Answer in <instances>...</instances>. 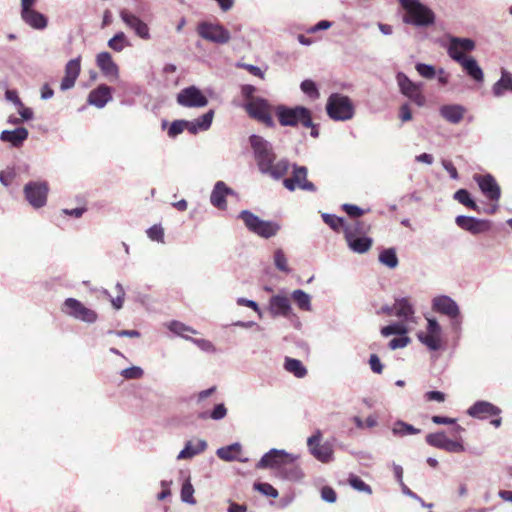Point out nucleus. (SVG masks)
Returning <instances> with one entry per match:
<instances>
[{
  "label": "nucleus",
  "mask_w": 512,
  "mask_h": 512,
  "mask_svg": "<svg viewBox=\"0 0 512 512\" xmlns=\"http://www.w3.org/2000/svg\"><path fill=\"white\" fill-rule=\"evenodd\" d=\"M395 315L405 321H411L415 314L413 304L407 297H397L394 302Z\"/></svg>",
  "instance_id": "7c9ffc66"
},
{
  "label": "nucleus",
  "mask_w": 512,
  "mask_h": 512,
  "mask_svg": "<svg viewBox=\"0 0 512 512\" xmlns=\"http://www.w3.org/2000/svg\"><path fill=\"white\" fill-rule=\"evenodd\" d=\"M379 262L384 266L394 269L399 264L395 248H385L379 254Z\"/></svg>",
  "instance_id": "79ce46f5"
},
{
  "label": "nucleus",
  "mask_w": 512,
  "mask_h": 512,
  "mask_svg": "<svg viewBox=\"0 0 512 512\" xmlns=\"http://www.w3.org/2000/svg\"><path fill=\"white\" fill-rule=\"evenodd\" d=\"M417 337L419 341L431 351H437L441 348L440 335L432 333H419Z\"/></svg>",
  "instance_id": "37998d69"
},
{
  "label": "nucleus",
  "mask_w": 512,
  "mask_h": 512,
  "mask_svg": "<svg viewBox=\"0 0 512 512\" xmlns=\"http://www.w3.org/2000/svg\"><path fill=\"white\" fill-rule=\"evenodd\" d=\"M431 306L434 312L449 318L451 331L459 339L462 333L463 316L457 302L448 295H438L432 299Z\"/></svg>",
  "instance_id": "f03ea898"
},
{
  "label": "nucleus",
  "mask_w": 512,
  "mask_h": 512,
  "mask_svg": "<svg viewBox=\"0 0 512 512\" xmlns=\"http://www.w3.org/2000/svg\"><path fill=\"white\" fill-rule=\"evenodd\" d=\"M21 16L25 23L35 29H44L47 26L46 17L33 8L21 11Z\"/></svg>",
  "instance_id": "72a5a7b5"
},
{
  "label": "nucleus",
  "mask_w": 512,
  "mask_h": 512,
  "mask_svg": "<svg viewBox=\"0 0 512 512\" xmlns=\"http://www.w3.org/2000/svg\"><path fill=\"white\" fill-rule=\"evenodd\" d=\"M512 93V75L502 71L500 79L492 86V94L496 98L503 97L506 93Z\"/></svg>",
  "instance_id": "f704fd0d"
},
{
  "label": "nucleus",
  "mask_w": 512,
  "mask_h": 512,
  "mask_svg": "<svg viewBox=\"0 0 512 512\" xmlns=\"http://www.w3.org/2000/svg\"><path fill=\"white\" fill-rule=\"evenodd\" d=\"M380 332H381V335L384 337H388L391 335L402 336L407 333V328L405 327V325H403L401 323L394 322L387 326L382 327Z\"/></svg>",
  "instance_id": "3c124183"
},
{
  "label": "nucleus",
  "mask_w": 512,
  "mask_h": 512,
  "mask_svg": "<svg viewBox=\"0 0 512 512\" xmlns=\"http://www.w3.org/2000/svg\"><path fill=\"white\" fill-rule=\"evenodd\" d=\"M168 329L170 332H172L173 334L179 336V337H182L186 340H191L192 337H190L188 335V333H191V334H198V331H196L194 328L188 326V325H185L184 323L182 322H179V321H171L168 325H167Z\"/></svg>",
  "instance_id": "4c0bfd02"
},
{
  "label": "nucleus",
  "mask_w": 512,
  "mask_h": 512,
  "mask_svg": "<svg viewBox=\"0 0 512 512\" xmlns=\"http://www.w3.org/2000/svg\"><path fill=\"white\" fill-rule=\"evenodd\" d=\"M447 439L448 436L444 431H438L435 433L427 434L425 441L428 445L434 448L442 449Z\"/></svg>",
  "instance_id": "09e8293b"
},
{
  "label": "nucleus",
  "mask_w": 512,
  "mask_h": 512,
  "mask_svg": "<svg viewBox=\"0 0 512 512\" xmlns=\"http://www.w3.org/2000/svg\"><path fill=\"white\" fill-rule=\"evenodd\" d=\"M97 65L105 76L111 81L118 78V67L112 60L110 53L101 52L97 55Z\"/></svg>",
  "instance_id": "bb28decb"
},
{
  "label": "nucleus",
  "mask_w": 512,
  "mask_h": 512,
  "mask_svg": "<svg viewBox=\"0 0 512 512\" xmlns=\"http://www.w3.org/2000/svg\"><path fill=\"white\" fill-rule=\"evenodd\" d=\"M213 118L214 110L210 109L200 117L194 120H188V132L196 135L201 131H207L212 125Z\"/></svg>",
  "instance_id": "c85d7f7f"
},
{
  "label": "nucleus",
  "mask_w": 512,
  "mask_h": 512,
  "mask_svg": "<svg viewBox=\"0 0 512 512\" xmlns=\"http://www.w3.org/2000/svg\"><path fill=\"white\" fill-rule=\"evenodd\" d=\"M227 415V408L224 405V403H218L214 406L212 411L208 414L207 412H203L199 415L200 418L205 419L207 417L211 418L212 420H222Z\"/></svg>",
  "instance_id": "603ef678"
},
{
  "label": "nucleus",
  "mask_w": 512,
  "mask_h": 512,
  "mask_svg": "<svg viewBox=\"0 0 512 512\" xmlns=\"http://www.w3.org/2000/svg\"><path fill=\"white\" fill-rule=\"evenodd\" d=\"M406 14L403 22L416 27H428L435 23V13L420 0H399Z\"/></svg>",
  "instance_id": "7ed1b4c3"
},
{
  "label": "nucleus",
  "mask_w": 512,
  "mask_h": 512,
  "mask_svg": "<svg viewBox=\"0 0 512 512\" xmlns=\"http://www.w3.org/2000/svg\"><path fill=\"white\" fill-rule=\"evenodd\" d=\"M327 115L335 121L350 120L355 113L351 99L340 93H332L326 103Z\"/></svg>",
  "instance_id": "423d86ee"
},
{
  "label": "nucleus",
  "mask_w": 512,
  "mask_h": 512,
  "mask_svg": "<svg viewBox=\"0 0 512 512\" xmlns=\"http://www.w3.org/2000/svg\"><path fill=\"white\" fill-rule=\"evenodd\" d=\"M245 110L251 118L256 119L265 126L273 127L275 125L271 116V106L266 99L261 97L253 98L246 103Z\"/></svg>",
  "instance_id": "9b49d317"
},
{
  "label": "nucleus",
  "mask_w": 512,
  "mask_h": 512,
  "mask_svg": "<svg viewBox=\"0 0 512 512\" xmlns=\"http://www.w3.org/2000/svg\"><path fill=\"white\" fill-rule=\"evenodd\" d=\"M473 179L485 197L491 201H499L501 197V188L492 174H475Z\"/></svg>",
  "instance_id": "2eb2a0df"
},
{
  "label": "nucleus",
  "mask_w": 512,
  "mask_h": 512,
  "mask_svg": "<svg viewBox=\"0 0 512 512\" xmlns=\"http://www.w3.org/2000/svg\"><path fill=\"white\" fill-rule=\"evenodd\" d=\"M80 70V57L68 61L65 66V75L60 84V89L62 91H66L74 87L80 74Z\"/></svg>",
  "instance_id": "5701e85b"
},
{
  "label": "nucleus",
  "mask_w": 512,
  "mask_h": 512,
  "mask_svg": "<svg viewBox=\"0 0 512 512\" xmlns=\"http://www.w3.org/2000/svg\"><path fill=\"white\" fill-rule=\"evenodd\" d=\"M453 198L467 208L480 213V207L477 205L476 201L472 198L471 193L467 189H458L454 193Z\"/></svg>",
  "instance_id": "e433bc0d"
},
{
  "label": "nucleus",
  "mask_w": 512,
  "mask_h": 512,
  "mask_svg": "<svg viewBox=\"0 0 512 512\" xmlns=\"http://www.w3.org/2000/svg\"><path fill=\"white\" fill-rule=\"evenodd\" d=\"M112 100L111 88L106 85H100L92 90L88 96V103L97 108H103Z\"/></svg>",
  "instance_id": "a878e982"
},
{
  "label": "nucleus",
  "mask_w": 512,
  "mask_h": 512,
  "mask_svg": "<svg viewBox=\"0 0 512 512\" xmlns=\"http://www.w3.org/2000/svg\"><path fill=\"white\" fill-rule=\"evenodd\" d=\"M207 448L205 440L187 441L184 448L179 452L178 459H191L194 456L202 453Z\"/></svg>",
  "instance_id": "2f4dec72"
},
{
  "label": "nucleus",
  "mask_w": 512,
  "mask_h": 512,
  "mask_svg": "<svg viewBox=\"0 0 512 512\" xmlns=\"http://www.w3.org/2000/svg\"><path fill=\"white\" fill-rule=\"evenodd\" d=\"M184 130L188 131V120L179 119L170 124L167 133L170 138H176Z\"/></svg>",
  "instance_id": "5fc2aeb1"
},
{
  "label": "nucleus",
  "mask_w": 512,
  "mask_h": 512,
  "mask_svg": "<svg viewBox=\"0 0 512 512\" xmlns=\"http://www.w3.org/2000/svg\"><path fill=\"white\" fill-rule=\"evenodd\" d=\"M456 225L462 230L471 234H480L490 229L491 222L485 219H478L472 216L459 215L455 218Z\"/></svg>",
  "instance_id": "a211bd4d"
},
{
  "label": "nucleus",
  "mask_w": 512,
  "mask_h": 512,
  "mask_svg": "<svg viewBox=\"0 0 512 512\" xmlns=\"http://www.w3.org/2000/svg\"><path fill=\"white\" fill-rule=\"evenodd\" d=\"M396 82L400 92L418 107L426 104V98L422 93L423 83L412 81L405 73L396 74Z\"/></svg>",
  "instance_id": "0eeeda50"
},
{
  "label": "nucleus",
  "mask_w": 512,
  "mask_h": 512,
  "mask_svg": "<svg viewBox=\"0 0 512 512\" xmlns=\"http://www.w3.org/2000/svg\"><path fill=\"white\" fill-rule=\"evenodd\" d=\"M190 341L193 344H195L203 352H207V353H215L216 352V347L209 340L200 339V338H191Z\"/></svg>",
  "instance_id": "680f3d73"
},
{
  "label": "nucleus",
  "mask_w": 512,
  "mask_h": 512,
  "mask_svg": "<svg viewBox=\"0 0 512 512\" xmlns=\"http://www.w3.org/2000/svg\"><path fill=\"white\" fill-rule=\"evenodd\" d=\"M476 48V43L471 38L450 36L448 38L447 54L455 62L468 57L466 54L471 53Z\"/></svg>",
  "instance_id": "ddd939ff"
},
{
  "label": "nucleus",
  "mask_w": 512,
  "mask_h": 512,
  "mask_svg": "<svg viewBox=\"0 0 512 512\" xmlns=\"http://www.w3.org/2000/svg\"><path fill=\"white\" fill-rule=\"evenodd\" d=\"M392 433L398 436L414 435L420 433V429L404 421L398 420L394 423Z\"/></svg>",
  "instance_id": "a18cd8bd"
},
{
  "label": "nucleus",
  "mask_w": 512,
  "mask_h": 512,
  "mask_svg": "<svg viewBox=\"0 0 512 512\" xmlns=\"http://www.w3.org/2000/svg\"><path fill=\"white\" fill-rule=\"evenodd\" d=\"M289 452L284 449L272 448L266 452L260 460L256 463V469L265 470L270 469L273 471L274 476L280 472L284 464L289 458Z\"/></svg>",
  "instance_id": "f8f14e48"
},
{
  "label": "nucleus",
  "mask_w": 512,
  "mask_h": 512,
  "mask_svg": "<svg viewBox=\"0 0 512 512\" xmlns=\"http://www.w3.org/2000/svg\"><path fill=\"white\" fill-rule=\"evenodd\" d=\"M453 437H454V439H451V438L448 437V439L446 440L442 450H445L446 452H449V453L464 452L465 451V447H464V444H463V440H462L461 434L453 436Z\"/></svg>",
  "instance_id": "de8ad7c7"
},
{
  "label": "nucleus",
  "mask_w": 512,
  "mask_h": 512,
  "mask_svg": "<svg viewBox=\"0 0 512 512\" xmlns=\"http://www.w3.org/2000/svg\"><path fill=\"white\" fill-rule=\"evenodd\" d=\"M310 453L322 463H328L333 459V448L329 442L316 445Z\"/></svg>",
  "instance_id": "c9c22d12"
},
{
  "label": "nucleus",
  "mask_w": 512,
  "mask_h": 512,
  "mask_svg": "<svg viewBox=\"0 0 512 512\" xmlns=\"http://www.w3.org/2000/svg\"><path fill=\"white\" fill-rule=\"evenodd\" d=\"M235 191L230 188L224 181H217L210 194V203L218 209H226L227 196H234Z\"/></svg>",
  "instance_id": "412c9836"
},
{
  "label": "nucleus",
  "mask_w": 512,
  "mask_h": 512,
  "mask_svg": "<svg viewBox=\"0 0 512 512\" xmlns=\"http://www.w3.org/2000/svg\"><path fill=\"white\" fill-rule=\"evenodd\" d=\"M368 363L372 372L376 374H381L383 372L384 365L377 354H371Z\"/></svg>",
  "instance_id": "69168bd1"
},
{
  "label": "nucleus",
  "mask_w": 512,
  "mask_h": 512,
  "mask_svg": "<svg viewBox=\"0 0 512 512\" xmlns=\"http://www.w3.org/2000/svg\"><path fill=\"white\" fill-rule=\"evenodd\" d=\"M465 109L461 105H443L440 108V115L452 124L459 123L464 116Z\"/></svg>",
  "instance_id": "473e14b6"
},
{
  "label": "nucleus",
  "mask_w": 512,
  "mask_h": 512,
  "mask_svg": "<svg viewBox=\"0 0 512 512\" xmlns=\"http://www.w3.org/2000/svg\"><path fill=\"white\" fill-rule=\"evenodd\" d=\"M431 421L437 425H452L453 427L450 431L452 436L460 435L462 432L465 431V429L461 425L457 424L456 418L434 415L431 417Z\"/></svg>",
  "instance_id": "ea45409f"
},
{
  "label": "nucleus",
  "mask_w": 512,
  "mask_h": 512,
  "mask_svg": "<svg viewBox=\"0 0 512 512\" xmlns=\"http://www.w3.org/2000/svg\"><path fill=\"white\" fill-rule=\"evenodd\" d=\"M501 412L498 406L485 400H478L467 409V414L470 417L481 420L490 416H499Z\"/></svg>",
  "instance_id": "6ab92c4d"
},
{
  "label": "nucleus",
  "mask_w": 512,
  "mask_h": 512,
  "mask_svg": "<svg viewBox=\"0 0 512 512\" xmlns=\"http://www.w3.org/2000/svg\"><path fill=\"white\" fill-rule=\"evenodd\" d=\"M177 103L187 108H202L208 104V98L197 86L191 85L177 94Z\"/></svg>",
  "instance_id": "4468645a"
},
{
  "label": "nucleus",
  "mask_w": 512,
  "mask_h": 512,
  "mask_svg": "<svg viewBox=\"0 0 512 512\" xmlns=\"http://www.w3.org/2000/svg\"><path fill=\"white\" fill-rule=\"evenodd\" d=\"M284 368L286 371L293 374L297 378H303L307 374V369L303 363L295 358L286 357Z\"/></svg>",
  "instance_id": "58836bf2"
},
{
  "label": "nucleus",
  "mask_w": 512,
  "mask_h": 512,
  "mask_svg": "<svg viewBox=\"0 0 512 512\" xmlns=\"http://www.w3.org/2000/svg\"><path fill=\"white\" fill-rule=\"evenodd\" d=\"M253 157L259 172L274 180L282 179L290 168V162L286 158L277 160V154L271 142L262 136L252 134L249 136Z\"/></svg>",
  "instance_id": "f257e3e1"
},
{
  "label": "nucleus",
  "mask_w": 512,
  "mask_h": 512,
  "mask_svg": "<svg viewBox=\"0 0 512 512\" xmlns=\"http://www.w3.org/2000/svg\"><path fill=\"white\" fill-rule=\"evenodd\" d=\"M274 264L276 268L282 272H289L287 258L282 249H276L274 252Z\"/></svg>",
  "instance_id": "bf43d9fd"
},
{
  "label": "nucleus",
  "mask_w": 512,
  "mask_h": 512,
  "mask_svg": "<svg viewBox=\"0 0 512 512\" xmlns=\"http://www.w3.org/2000/svg\"><path fill=\"white\" fill-rule=\"evenodd\" d=\"M349 485L358 492L366 493L368 495L372 494V488L365 481H363L359 476L351 474L348 477Z\"/></svg>",
  "instance_id": "8fccbe9b"
},
{
  "label": "nucleus",
  "mask_w": 512,
  "mask_h": 512,
  "mask_svg": "<svg viewBox=\"0 0 512 512\" xmlns=\"http://www.w3.org/2000/svg\"><path fill=\"white\" fill-rule=\"evenodd\" d=\"M24 193L33 207L40 208L46 203L48 187L45 182H30L25 185Z\"/></svg>",
  "instance_id": "dca6fc26"
},
{
  "label": "nucleus",
  "mask_w": 512,
  "mask_h": 512,
  "mask_svg": "<svg viewBox=\"0 0 512 512\" xmlns=\"http://www.w3.org/2000/svg\"><path fill=\"white\" fill-rule=\"evenodd\" d=\"M128 45L127 37L123 32L117 33L108 41V46L117 52H121Z\"/></svg>",
  "instance_id": "6e6d98bb"
},
{
  "label": "nucleus",
  "mask_w": 512,
  "mask_h": 512,
  "mask_svg": "<svg viewBox=\"0 0 512 512\" xmlns=\"http://www.w3.org/2000/svg\"><path fill=\"white\" fill-rule=\"evenodd\" d=\"M62 312L87 324H93L98 319V314L94 310L86 307L82 302L75 298H67L64 301L62 305Z\"/></svg>",
  "instance_id": "9d476101"
},
{
  "label": "nucleus",
  "mask_w": 512,
  "mask_h": 512,
  "mask_svg": "<svg viewBox=\"0 0 512 512\" xmlns=\"http://www.w3.org/2000/svg\"><path fill=\"white\" fill-rule=\"evenodd\" d=\"M290 166L292 167L291 176L283 179V186L287 190H289L291 192L295 191L296 189H300V190L308 191V192H316L317 191V188L314 185V183H312L311 181H309L307 179V176H308L307 167L300 166L295 163L292 165L290 164Z\"/></svg>",
  "instance_id": "1a4fd4ad"
},
{
  "label": "nucleus",
  "mask_w": 512,
  "mask_h": 512,
  "mask_svg": "<svg viewBox=\"0 0 512 512\" xmlns=\"http://www.w3.org/2000/svg\"><path fill=\"white\" fill-rule=\"evenodd\" d=\"M291 298L302 311H311V297L308 293L301 289L294 290L291 294Z\"/></svg>",
  "instance_id": "a19ab883"
},
{
  "label": "nucleus",
  "mask_w": 512,
  "mask_h": 512,
  "mask_svg": "<svg viewBox=\"0 0 512 512\" xmlns=\"http://www.w3.org/2000/svg\"><path fill=\"white\" fill-rule=\"evenodd\" d=\"M289 459L284 464L280 472H277V478L290 482H298L304 478V473L297 463L299 455L289 453Z\"/></svg>",
  "instance_id": "f3484780"
},
{
  "label": "nucleus",
  "mask_w": 512,
  "mask_h": 512,
  "mask_svg": "<svg viewBox=\"0 0 512 512\" xmlns=\"http://www.w3.org/2000/svg\"><path fill=\"white\" fill-rule=\"evenodd\" d=\"M120 17L123 20V22L134 30V32L142 39H148L150 37L149 35V28L146 23H144L139 17L134 15L133 13L127 11V10H121L120 11Z\"/></svg>",
  "instance_id": "4be33fe9"
},
{
  "label": "nucleus",
  "mask_w": 512,
  "mask_h": 512,
  "mask_svg": "<svg viewBox=\"0 0 512 512\" xmlns=\"http://www.w3.org/2000/svg\"><path fill=\"white\" fill-rule=\"evenodd\" d=\"M344 236L348 247L355 253H366L373 244L372 238L368 236L358 237L354 234L350 226L344 228Z\"/></svg>",
  "instance_id": "aec40b11"
},
{
  "label": "nucleus",
  "mask_w": 512,
  "mask_h": 512,
  "mask_svg": "<svg viewBox=\"0 0 512 512\" xmlns=\"http://www.w3.org/2000/svg\"><path fill=\"white\" fill-rule=\"evenodd\" d=\"M321 498L325 502L334 503L337 500V494L333 488L325 486L321 489Z\"/></svg>",
  "instance_id": "338daca9"
},
{
  "label": "nucleus",
  "mask_w": 512,
  "mask_h": 512,
  "mask_svg": "<svg viewBox=\"0 0 512 512\" xmlns=\"http://www.w3.org/2000/svg\"><path fill=\"white\" fill-rule=\"evenodd\" d=\"M456 63L461 65L464 72L473 81L477 83H482L484 81V72L474 57L468 56L462 60L457 61Z\"/></svg>",
  "instance_id": "b1692460"
},
{
  "label": "nucleus",
  "mask_w": 512,
  "mask_h": 512,
  "mask_svg": "<svg viewBox=\"0 0 512 512\" xmlns=\"http://www.w3.org/2000/svg\"><path fill=\"white\" fill-rule=\"evenodd\" d=\"M342 210L351 218H358L364 214V210L354 204L345 203L342 205Z\"/></svg>",
  "instance_id": "0e129e2a"
},
{
  "label": "nucleus",
  "mask_w": 512,
  "mask_h": 512,
  "mask_svg": "<svg viewBox=\"0 0 512 512\" xmlns=\"http://www.w3.org/2000/svg\"><path fill=\"white\" fill-rule=\"evenodd\" d=\"M300 89L304 94H306L313 100H316L320 97L319 89L313 80H303L300 84Z\"/></svg>",
  "instance_id": "864d4df0"
},
{
  "label": "nucleus",
  "mask_w": 512,
  "mask_h": 512,
  "mask_svg": "<svg viewBox=\"0 0 512 512\" xmlns=\"http://www.w3.org/2000/svg\"><path fill=\"white\" fill-rule=\"evenodd\" d=\"M253 488L267 497L277 498L279 495L278 490L267 482H255Z\"/></svg>",
  "instance_id": "4d7b16f0"
},
{
  "label": "nucleus",
  "mask_w": 512,
  "mask_h": 512,
  "mask_svg": "<svg viewBox=\"0 0 512 512\" xmlns=\"http://www.w3.org/2000/svg\"><path fill=\"white\" fill-rule=\"evenodd\" d=\"M332 22L328 20H321L317 24L309 27L306 32L309 34H314L318 31L327 30L332 27Z\"/></svg>",
  "instance_id": "774afa93"
},
{
  "label": "nucleus",
  "mask_w": 512,
  "mask_h": 512,
  "mask_svg": "<svg viewBox=\"0 0 512 512\" xmlns=\"http://www.w3.org/2000/svg\"><path fill=\"white\" fill-rule=\"evenodd\" d=\"M238 218L243 221L248 231L264 239L276 236L281 229L279 223L263 220L250 210H242Z\"/></svg>",
  "instance_id": "20e7f679"
},
{
  "label": "nucleus",
  "mask_w": 512,
  "mask_h": 512,
  "mask_svg": "<svg viewBox=\"0 0 512 512\" xmlns=\"http://www.w3.org/2000/svg\"><path fill=\"white\" fill-rule=\"evenodd\" d=\"M181 501L186 504L195 505L196 499L194 498V487L189 478L183 481L181 487Z\"/></svg>",
  "instance_id": "49530a36"
},
{
  "label": "nucleus",
  "mask_w": 512,
  "mask_h": 512,
  "mask_svg": "<svg viewBox=\"0 0 512 512\" xmlns=\"http://www.w3.org/2000/svg\"><path fill=\"white\" fill-rule=\"evenodd\" d=\"M196 31L202 39L219 45L227 44L231 39L230 32L220 23L202 21Z\"/></svg>",
  "instance_id": "6e6552de"
},
{
  "label": "nucleus",
  "mask_w": 512,
  "mask_h": 512,
  "mask_svg": "<svg viewBox=\"0 0 512 512\" xmlns=\"http://www.w3.org/2000/svg\"><path fill=\"white\" fill-rule=\"evenodd\" d=\"M275 114L281 126L295 127L301 124L304 127L312 126L311 111L301 105L289 107L286 105H278L275 108Z\"/></svg>",
  "instance_id": "39448f33"
},
{
  "label": "nucleus",
  "mask_w": 512,
  "mask_h": 512,
  "mask_svg": "<svg viewBox=\"0 0 512 512\" xmlns=\"http://www.w3.org/2000/svg\"><path fill=\"white\" fill-rule=\"evenodd\" d=\"M242 446L240 443L235 442L228 446L220 447L216 451V455L223 461L232 462V461H240L247 462V458H239V454L241 453Z\"/></svg>",
  "instance_id": "c756f323"
},
{
  "label": "nucleus",
  "mask_w": 512,
  "mask_h": 512,
  "mask_svg": "<svg viewBox=\"0 0 512 512\" xmlns=\"http://www.w3.org/2000/svg\"><path fill=\"white\" fill-rule=\"evenodd\" d=\"M411 342V339L405 334L402 336H398L396 338H393L389 341L388 347L391 350H396L399 348L406 347Z\"/></svg>",
  "instance_id": "e2e57ef3"
},
{
  "label": "nucleus",
  "mask_w": 512,
  "mask_h": 512,
  "mask_svg": "<svg viewBox=\"0 0 512 512\" xmlns=\"http://www.w3.org/2000/svg\"><path fill=\"white\" fill-rule=\"evenodd\" d=\"M321 217L324 223L335 232H339L341 229L344 230V228L348 226L345 224L343 217L336 216L335 214L322 213Z\"/></svg>",
  "instance_id": "c03bdc74"
},
{
  "label": "nucleus",
  "mask_w": 512,
  "mask_h": 512,
  "mask_svg": "<svg viewBox=\"0 0 512 512\" xmlns=\"http://www.w3.org/2000/svg\"><path fill=\"white\" fill-rule=\"evenodd\" d=\"M29 132L24 127H18L14 130H4L0 134V140L8 142L11 146L19 148L23 145L24 141L28 138Z\"/></svg>",
  "instance_id": "cd10ccee"
},
{
  "label": "nucleus",
  "mask_w": 512,
  "mask_h": 512,
  "mask_svg": "<svg viewBox=\"0 0 512 512\" xmlns=\"http://www.w3.org/2000/svg\"><path fill=\"white\" fill-rule=\"evenodd\" d=\"M415 69L418 74L425 79H433L437 74L436 68L431 64L417 63Z\"/></svg>",
  "instance_id": "13d9d810"
},
{
  "label": "nucleus",
  "mask_w": 512,
  "mask_h": 512,
  "mask_svg": "<svg viewBox=\"0 0 512 512\" xmlns=\"http://www.w3.org/2000/svg\"><path fill=\"white\" fill-rule=\"evenodd\" d=\"M121 376L127 380H131V379H140L143 374H144V371L141 367H138V366H132V367H129V368H126V369H123L121 372H120Z\"/></svg>",
  "instance_id": "052dcab7"
},
{
  "label": "nucleus",
  "mask_w": 512,
  "mask_h": 512,
  "mask_svg": "<svg viewBox=\"0 0 512 512\" xmlns=\"http://www.w3.org/2000/svg\"><path fill=\"white\" fill-rule=\"evenodd\" d=\"M269 310L272 316L287 317L291 312V304L286 296L277 294L270 298Z\"/></svg>",
  "instance_id": "393cba45"
}]
</instances>
